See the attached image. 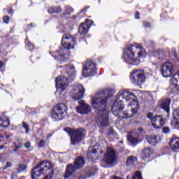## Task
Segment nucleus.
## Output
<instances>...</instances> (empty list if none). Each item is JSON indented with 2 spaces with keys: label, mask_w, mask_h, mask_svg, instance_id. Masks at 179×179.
<instances>
[{
  "label": "nucleus",
  "mask_w": 179,
  "mask_h": 179,
  "mask_svg": "<svg viewBox=\"0 0 179 179\" xmlns=\"http://www.w3.org/2000/svg\"><path fill=\"white\" fill-rule=\"evenodd\" d=\"M164 134H169L170 132V128L165 127L162 129Z\"/></svg>",
  "instance_id": "obj_39"
},
{
  "label": "nucleus",
  "mask_w": 179,
  "mask_h": 179,
  "mask_svg": "<svg viewBox=\"0 0 179 179\" xmlns=\"http://www.w3.org/2000/svg\"><path fill=\"white\" fill-rule=\"evenodd\" d=\"M96 63L92 61H87L85 65L83 68V75L87 78L89 76H94L97 73L96 69Z\"/></svg>",
  "instance_id": "obj_12"
},
{
  "label": "nucleus",
  "mask_w": 179,
  "mask_h": 179,
  "mask_svg": "<svg viewBox=\"0 0 179 179\" xmlns=\"http://www.w3.org/2000/svg\"><path fill=\"white\" fill-rule=\"evenodd\" d=\"M139 12H136V15H135V17H136V19H139Z\"/></svg>",
  "instance_id": "obj_46"
},
{
  "label": "nucleus",
  "mask_w": 179,
  "mask_h": 179,
  "mask_svg": "<svg viewBox=\"0 0 179 179\" xmlns=\"http://www.w3.org/2000/svg\"><path fill=\"white\" fill-rule=\"evenodd\" d=\"M0 48H1V45H0Z\"/></svg>",
  "instance_id": "obj_61"
},
{
  "label": "nucleus",
  "mask_w": 179,
  "mask_h": 179,
  "mask_svg": "<svg viewBox=\"0 0 179 179\" xmlns=\"http://www.w3.org/2000/svg\"><path fill=\"white\" fill-rule=\"evenodd\" d=\"M10 20V17L8 15L4 16L3 19L4 23H6V24H8V23H9Z\"/></svg>",
  "instance_id": "obj_38"
},
{
  "label": "nucleus",
  "mask_w": 179,
  "mask_h": 179,
  "mask_svg": "<svg viewBox=\"0 0 179 179\" xmlns=\"http://www.w3.org/2000/svg\"><path fill=\"white\" fill-rule=\"evenodd\" d=\"M10 122H9V118L8 117H0V127H3L6 128V127H9Z\"/></svg>",
  "instance_id": "obj_23"
},
{
  "label": "nucleus",
  "mask_w": 179,
  "mask_h": 179,
  "mask_svg": "<svg viewBox=\"0 0 179 179\" xmlns=\"http://www.w3.org/2000/svg\"><path fill=\"white\" fill-rule=\"evenodd\" d=\"M84 94L85 88L83 87V85L80 84H75L73 85L70 92V96L73 100H79L80 99H83Z\"/></svg>",
  "instance_id": "obj_10"
},
{
  "label": "nucleus",
  "mask_w": 179,
  "mask_h": 179,
  "mask_svg": "<svg viewBox=\"0 0 179 179\" xmlns=\"http://www.w3.org/2000/svg\"><path fill=\"white\" fill-rule=\"evenodd\" d=\"M145 57H146V50L138 43L129 45L124 49V58L127 64L130 65H139L141 58Z\"/></svg>",
  "instance_id": "obj_3"
},
{
  "label": "nucleus",
  "mask_w": 179,
  "mask_h": 179,
  "mask_svg": "<svg viewBox=\"0 0 179 179\" xmlns=\"http://www.w3.org/2000/svg\"><path fill=\"white\" fill-rule=\"evenodd\" d=\"M146 140L148 141L150 145H156L157 143V136H148L146 137Z\"/></svg>",
  "instance_id": "obj_24"
},
{
  "label": "nucleus",
  "mask_w": 179,
  "mask_h": 179,
  "mask_svg": "<svg viewBox=\"0 0 179 179\" xmlns=\"http://www.w3.org/2000/svg\"><path fill=\"white\" fill-rule=\"evenodd\" d=\"M28 47L30 48V50H33L34 48V45L30 43V42H28Z\"/></svg>",
  "instance_id": "obj_44"
},
{
  "label": "nucleus",
  "mask_w": 179,
  "mask_h": 179,
  "mask_svg": "<svg viewBox=\"0 0 179 179\" xmlns=\"http://www.w3.org/2000/svg\"><path fill=\"white\" fill-rule=\"evenodd\" d=\"M170 148L172 150H179V137H173L169 142Z\"/></svg>",
  "instance_id": "obj_19"
},
{
  "label": "nucleus",
  "mask_w": 179,
  "mask_h": 179,
  "mask_svg": "<svg viewBox=\"0 0 179 179\" xmlns=\"http://www.w3.org/2000/svg\"><path fill=\"white\" fill-rule=\"evenodd\" d=\"M127 117H129V115L128 113H125Z\"/></svg>",
  "instance_id": "obj_53"
},
{
  "label": "nucleus",
  "mask_w": 179,
  "mask_h": 179,
  "mask_svg": "<svg viewBox=\"0 0 179 179\" xmlns=\"http://www.w3.org/2000/svg\"><path fill=\"white\" fill-rule=\"evenodd\" d=\"M12 164L10 162H6V164L3 166V170H8L10 169Z\"/></svg>",
  "instance_id": "obj_36"
},
{
  "label": "nucleus",
  "mask_w": 179,
  "mask_h": 179,
  "mask_svg": "<svg viewBox=\"0 0 179 179\" xmlns=\"http://www.w3.org/2000/svg\"><path fill=\"white\" fill-rule=\"evenodd\" d=\"M129 103V106L131 107V113L133 114H136L138 113V107L139 104L138 103V99L136 96L131 92L127 90H122L117 94V98L113 103L112 106V113L115 117L118 118H125L122 116L124 113V103Z\"/></svg>",
  "instance_id": "obj_2"
},
{
  "label": "nucleus",
  "mask_w": 179,
  "mask_h": 179,
  "mask_svg": "<svg viewBox=\"0 0 179 179\" xmlns=\"http://www.w3.org/2000/svg\"><path fill=\"white\" fill-rule=\"evenodd\" d=\"M128 141L129 142H131L133 146H135L136 145H138V143H139V140L132 136H129Z\"/></svg>",
  "instance_id": "obj_29"
},
{
  "label": "nucleus",
  "mask_w": 179,
  "mask_h": 179,
  "mask_svg": "<svg viewBox=\"0 0 179 179\" xmlns=\"http://www.w3.org/2000/svg\"><path fill=\"white\" fill-rule=\"evenodd\" d=\"M3 145L0 146V149H3Z\"/></svg>",
  "instance_id": "obj_55"
},
{
  "label": "nucleus",
  "mask_w": 179,
  "mask_h": 179,
  "mask_svg": "<svg viewBox=\"0 0 179 179\" xmlns=\"http://www.w3.org/2000/svg\"><path fill=\"white\" fill-rule=\"evenodd\" d=\"M96 156H97V150L93 147L90 148L87 152L88 159L90 160H94L96 159Z\"/></svg>",
  "instance_id": "obj_20"
},
{
  "label": "nucleus",
  "mask_w": 179,
  "mask_h": 179,
  "mask_svg": "<svg viewBox=\"0 0 179 179\" xmlns=\"http://www.w3.org/2000/svg\"><path fill=\"white\" fill-rule=\"evenodd\" d=\"M94 173H96V169L94 167L88 168L87 174H88V177H92V176H94Z\"/></svg>",
  "instance_id": "obj_30"
},
{
  "label": "nucleus",
  "mask_w": 179,
  "mask_h": 179,
  "mask_svg": "<svg viewBox=\"0 0 179 179\" xmlns=\"http://www.w3.org/2000/svg\"><path fill=\"white\" fill-rule=\"evenodd\" d=\"M173 55H174L175 58H178V55L176 52H173Z\"/></svg>",
  "instance_id": "obj_47"
},
{
  "label": "nucleus",
  "mask_w": 179,
  "mask_h": 179,
  "mask_svg": "<svg viewBox=\"0 0 179 179\" xmlns=\"http://www.w3.org/2000/svg\"><path fill=\"white\" fill-rule=\"evenodd\" d=\"M24 148H25V149H30V148H31V144L30 143V141H27L24 144Z\"/></svg>",
  "instance_id": "obj_40"
},
{
  "label": "nucleus",
  "mask_w": 179,
  "mask_h": 179,
  "mask_svg": "<svg viewBox=\"0 0 179 179\" xmlns=\"http://www.w3.org/2000/svg\"><path fill=\"white\" fill-rule=\"evenodd\" d=\"M136 162H138L136 157L131 156L127 159V166H131V164H134V163H136Z\"/></svg>",
  "instance_id": "obj_27"
},
{
  "label": "nucleus",
  "mask_w": 179,
  "mask_h": 179,
  "mask_svg": "<svg viewBox=\"0 0 179 179\" xmlns=\"http://www.w3.org/2000/svg\"><path fill=\"white\" fill-rule=\"evenodd\" d=\"M170 83L176 90H179V71L173 75L170 80Z\"/></svg>",
  "instance_id": "obj_17"
},
{
  "label": "nucleus",
  "mask_w": 179,
  "mask_h": 179,
  "mask_svg": "<svg viewBox=\"0 0 179 179\" xmlns=\"http://www.w3.org/2000/svg\"><path fill=\"white\" fill-rule=\"evenodd\" d=\"M68 85H69V82L68 81V78L64 76H59L56 78V96L60 99L62 97H65V94H66V89H68Z\"/></svg>",
  "instance_id": "obj_5"
},
{
  "label": "nucleus",
  "mask_w": 179,
  "mask_h": 179,
  "mask_svg": "<svg viewBox=\"0 0 179 179\" xmlns=\"http://www.w3.org/2000/svg\"><path fill=\"white\" fill-rule=\"evenodd\" d=\"M144 27H150L151 24L150 22H143Z\"/></svg>",
  "instance_id": "obj_43"
},
{
  "label": "nucleus",
  "mask_w": 179,
  "mask_h": 179,
  "mask_svg": "<svg viewBox=\"0 0 179 179\" xmlns=\"http://www.w3.org/2000/svg\"><path fill=\"white\" fill-rule=\"evenodd\" d=\"M151 44H152V45H153V42L152 41H151Z\"/></svg>",
  "instance_id": "obj_57"
},
{
  "label": "nucleus",
  "mask_w": 179,
  "mask_h": 179,
  "mask_svg": "<svg viewBox=\"0 0 179 179\" xmlns=\"http://www.w3.org/2000/svg\"><path fill=\"white\" fill-rule=\"evenodd\" d=\"M173 114L176 115V117H175V118L179 119V108L174 110Z\"/></svg>",
  "instance_id": "obj_41"
},
{
  "label": "nucleus",
  "mask_w": 179,
  "mask_h": 179,
  "mask_svg": "<svg viewBox=\"0 0 179 179\" xmlns=\"http://www.w3.org/2000/svg\"><path fill=\"white\" fill-rule=\"evenodd\" d=\"M132 179H142V173L141 172H136Z\"/></svg>",
  "instance_id": "obj_33"
},
{
  "label": "nucleus",
  "mask_w": 179,
  "mask_h": 179,
  "mask_svg": "<svg viewBox=\"0 0 179 179\" xmlns=\"http://www.w3.org/2000/svg\"><path fill=\"white\" fill-rule=\"evenodd\" d=\"M157 52L158 55H163V50H157Z\"/></svg>",
  "instance_id": "obj_45"
},
{
  "label": "nucleus",
  "mask_w": 179,
  "mask_h": 179,
  "mask_svg": "<svg viewBox=\"0 0 179 179\" xmlns=\"http://www.w3.org/2000/svg\"><path fill=\"white\" fill-rule=\"evenodd\" d=\"M67 111L68 108L65 103L57 104L52 109V118H53L55 121H61V120H64V117L66 115Z\"/></svg>",
  "instance_id": "obj_7"
},
{
  "label": "nucleus",
  "mask_w": 179,
  "mask_h": 179,
  "mask_svg": "<svg viewBox=\"0 0 179 179\" xmlns=\"http://www.w3.org/2000/svg\"><path fill=\"white\" fill-rule=\"evenodd\" d=\"M17 149L19 148H16V147H15L14 152H17Z\"/></svg>",
  "instance_id": "obj_52"
},
{
  "label": "nucleus",
  "mask_w": 179,
  "mask_h": 179,
  "mask_svg": "<svg viewBox=\"0 0 179 179\" xmlns=\"http://www.w3.org/2000/svg\"><path fill=\"white\" fill-rule=\"evenodd\" d=\"M62 45L64 48H61L59 50L53 53L52 55L55 57V59H58L60 64L66 62L68 59L66 52L67 50H72L76 45V40L75 37L69 34L63 35L62 38Z\"/></svg>",
  "instance_id": "obj_4"
},
{
  "label": "nucleus",
  "mask_w": 179,
  "mask_h": 179,
  "mask_svg": "<svg viewBox=\"0 0 179 179\" xmlns=\"http://www.w3.org/2000/svg\"><path fill=\"white\" fill-rule=\"evenodd\" d=\"M130 79L134 85H143L146 81V75L143 71L137 70L131 74Z\"/></svg>",
  "instance_id": "obj_9"
},
{
  "label": "nucleus",
  "mask_w": 179,
  "mask_h": 179,
  "mask_svg": "<svg viewBox=\"0 0 179 179\" xmlns=\"http://www.w3.org/2000/svg\"><path fill=\"white\" fill-rule=\"evenodd\" d=\"M65 11L67 15H71V13H72V12H73V8L67 6L65 8Z\"/></svg>",
  "instance_id": "obj_34"
},
{
  "label": "nucleus",
  "mask_w": 179,
  "mask_h": 179,
  "mask_svg": "<svg viewBox=\"0 0 179 179\" xmlns=\"http://www.w3.org/2000/svg\"><path fill=\"white\" fill-rule=\"evenodd\" d=\"M140 132H143V129L142 127L138 128Z\"/></svg>",
  "instance_id": "obj_50"
},
{
  "label": "nucleus",
  "mask_w": 179,
  "mask_h": 179,
  "mask_svg": "<svg viewBox=\"0 0 179 179\" xmlns=\"http://www.w3.org/2000/svg\"><path fill=\"white\" fill-rule=\"evenodd\" d=\"M8 13H9V14L11 13V15L13 14V9H10V10L8 12Z\"/></svg>",
  "instance_id": "obj_48"
},
{
  "label": "nucleus",
  "mask_w": 179,
  "mask_h": 179,
  "mask_svg": "<svg viewBox=\"0 0 179 179\" xmlns=\"http://www.w3.org/2000/svg\"><path fill=\"white\" fill-rule=\"evenodd\" d=\"M2 158L1 157V156H0V160Z\"/></svg>",
  "instance_id": "obj_58"
},
{
  "label": "nucleus",
  "mask_w": 179,
  "mask_h": 179,
  "mask_svg": "<svg viewBox=\"0 0 179 179\" xmlns=\"http://www.w3.org/2000/svg\"><path fill=\"white\" fill-rule=\"evenodd\" d=\"M159 138H160V137L157 136V143L159 142V141H160V140H159Z\"/></svg>",
  "instance_id": "obj_54"
},
{
  "label": "nucleus",
  "mask_w": 179,
  "mask_h": 179,
  "mask_svg": "<svg viewBox=\"0 0 179 179\" xmlns=\"http://www.w3.org/2000/svg\"><path fill=\"white\" fill-rule=\"evenodd\" d=\"M129 176H127V178H129Z\"/></svg>",
  "instance_id": "obj_59"
},
{
  "label": "nucleus",
  "mask_w": 179,
  "mask_h": 179,
  "mask_svg": "<svg viewBox=\"0 0 179 179\" xmlns=\"http://www.w3.org/2000/svg\"><path fill=\"white\" fill-rule=\"evenodd\" d=\"M177 69H179V64L177 65Z\"/></svg>",
  "instance_id": "obj_56"
},
{
  "label": "nucleus",
  "mask_w": 179,
  "mask_h": 179,
  "mask_svg": "<svg viewBox=\"0 0 179 179\" xmlns=\"http://www.w3.org/2000/svg\"><path fill=\"white\" fill-rule=\"evenodd\" d=\"M162 73L164 78H170L174 73V66L171 62H166L162 66Z\"/></svg>",
  "instance_id": "obj_13"
},
{
  "label": "nucleus",
  "mask_w": 179,
  "mask_h": 179,
  "mask_svg": "<svg viewBox=\"0 0 179 179\" xmlns=\"http://www.w3.org/2000/svg\"><path fill=\"white\" fill-rule=\"evenodd\" d=\"M9 138H10V135L6 134V139H9Z\"/></svg>",
  "instance_id": "obj_49"
},
{
  "label": "nucleus",
  "mask_w": 179,
  "mask_h": 179,
  "mask_svg": "<svg viewBox=\"0 0 179 179\" xmlns=\"http://www.w3.org/2000/svg\"><path fill=\"white\" fill-rule=\"evenodd\" d=\"M64 131L69 134L71 139V145H76L86 136V131L83 129H72L69 127L65 128Z\"/></svg>",
  "instance_id": "obj_6"
},
{
  "label": "nucleus",
  "mask_w": 179,
  "mask_h": 179,
  "mask_svg": "<svg viewBox=\"0 0 179 179\" xmlns=\"http://www.w3.org/2000/svg\"><path fill=\"white\" fill-rule=\"evenodd\" d=\"M78 31L80 34L85 36V34L89 32V25L86 23H81Z\"/></svg>",
  "instance_id": "obj_21"
},
{
  "label": "nucleus",
  "mask_w": 179,
  "mask_h": 179,
  "mask_svg": "<svg viewBox=\"0 0 179 179\" xmlns=\"http://www.w3.org/2000/svg\"><path fill=\"white\" fill-rule=\"evenodd\" d=\"M102 162L108 166L114 164L115 162H117V152L115 150L112 148H108Z\"/></svg>",
  "instance_id": "obj_11"
},
{
  "label": "nucleus",
  "mask_w": 179,
  "mask_h": 179,
  "mask_svg": "<svg viewBox=\"0 0 179 179\" xmlns=\"http://www.w3.org/2000/svg\"><path fill=\"white\" fill-rule=\"evenodd\" d=\"M112 96L113 94H108V91L105 90L103 92L96 93L92 99V107L95 108L97 114L96 122L101 128L110 125L108 110L106 107H107L108 99H110Z\"/></svg>",
  "instance_id": "obj_1"
},
{
  "label": "nucleus",
  "mask_w": 179,
  "mask_h": 179,
  "mask_svg": "<svg viewBox=\"0 0 179 179\" xmlns=\"http://www.w3.org/2000/svg\"><path fill=\"white\" fill-rule=\"evenodd\" d=\"M80 106L76 108L77 113L80 114H89L90 113V106L87 103H85V101H78Z\"/></svg>",
  "instance_id": "obj_15"
},
{
  "label": "nucleus",
  "mask_w": 179,
  "mask_h": 179,
  "mask_svg": "<svg viewBox=\"0 0 179 179\" xmlns=\"http://www.w3.org/2000/svg\"><path fill=\"white\" fill-rule=\"evenodd\" d=\"M22 128H24L26 134H29V131H30V128L29 127V124L27 122H22Z\"/></svg>",
  "instance_id": "obj_32"
},
{
  "label": "nucleus",
  "mask_w": 179,
  "mask_h": 179,
  "mask_svg": "<svg viewBox=\"0 0 179 179\" xmlns=\"http://www.w3.org/2000/svg\"><path fill=\"white\" fill-rule=\"evenodd\" d=\"M166 124V121L161 115H157L152 119V125L156 129L162 128Z\"/></svg>",
  "instance_id": "obj_14"
},
{
  "label": "nucleus",
  "mask_w": 179,
  "mask_h": 179,
  "mask_svg": "<svg viewBox=\"0 0 179 179\" xmlns=\"http://www.w3.org/2000/svg\"><path fill=\"white\" fill-rule=\"evenodd\" d=\"M147 117H148V118H150V119L151 122H152V120H153V118H154V117H153V113H149L148 114Z\"/></svg>",
  "instance_id": "obj_42"
},
{
  "label": "nucleus",
  "mask_w": 179,
  "mask_h": 179,
  "mask_svg": "<svg viewBox=\"0 0 179 179\" xmlns=\"http://www.w3.org/2000/svg\"><path fill=\"white\" fill-rule=\"evenodd\" d=\"M61 11V7H52L48 10L49 13H60Z\"/></svg>",
  "instance_id": "obj_28"
},
{
  "label": "nucleus",
  "mask_w": 179,
  "mask_h": 179,
  "mask_svg": "<svg viewBox=\"0 0 179 179\" xmlns=\"http://www.w3.org/2000/svg\"><path fill=\"white\" fill-rule=\"evenodd\" d=\"M0 72H5V64L0 62Z\"/></svg>",
  "instance_id": "obj_37"
},
{
  "label": "nucleus",
  "mask_w": 179,
  "mask_h": 179,
  "mask_svg": "<svg viewBox=\"0 0 179 179\" xmlns=\"http://www.w3.org/2000/svg\"><path fill=\"white\" fill-rule=\"evenodd\" d=\"M14 148L16 149H20L22 146H23V140L22 139H17L13 143Z\"/></svg>",
  "instance_id": "obj_26"
},
{
  "label": "nucleus",
  "mask_w": 179,
  "mask_h": 179,
  "mask_svg": "<svg viewBox=\"0 0 179 179\" xmlns=\"http://www.w3.org/2000/svg\"><path fill=\"white\" fill-rule=\"evenodd\" d=\"M64 69L66 70V73L67 76H69L70 79L73 80L75 78V76L76 75V71H75V66L72 65L71 66L66 65L64 67Z\"/></svg>",
  "instance_id": "obj_16"
},
{
  "label": "nucleus",
  "mask_w": 179,
  "mask_h": 179,
  "mask_svg": "<svg viewBox=\"0 0 179 179\" xmlns=\"http://www.w3.org/2000/svg\"><path fill=\"white\" fill-rule=\"evenodd\" d=\"M171 127L173 129H179V119L178 117H174V119L171 122Z\"/></svg>",
  "instance_id": "obj_25"
},
{
  "label": "nucleus",
  "mask_w": 179,
  "mask_h": 179,
  "mask_svg": "<svg viewBox=\"0 0 179 179\" xmlns=\"http://www.w3.org/2000/svg\"><path fill=\"white\" fill-rule=\"evenodd\" d=\"M129 176H127V178H129Z\"/></svg>",
  "instance_id": "obj_60"
},
{
  "label": "nucleus",
  "mask_w": 179,
  "mask_h": 179,
  "mask_svg": "<svg viewBox=\"0 0 179 179\" xmlns=\"http://www.w3.org/2000/svg\"><path fill=\"white\" fill-rule=\"evenodd\" d=\"M27 169V165L24 164H21L18 166L17 173H20L21 171H24Z\"/></svg>",
  "instance_id": "obj_31"
},
{
  "label": "nucleus",
  "mask_w": 179,
  "mask_h": 179,
  "mask_svg": "<svg viewBox=\"0 0 179 179\" xmlns=\"http://www.w3.org/2000/svg\"><path fill=\"white\" fill-rule=\"evenodd\" d=\"M3 136H0V141H3Z\"/></svg>",
  "instance_id": "obj_51"
},
{
  "label": "nucleus",
  "mask_w": 179,
  "mask_h": 179,
  "mask_svg": "<svg viewBox=\"0 0 179 179\" xmlns=\"http://www.w3.org/2000/svg\"><path fill=\"white\" fill-rule=\"evenodd\" d=\"M38 148H44L45 146V140H41L38 143H37Z\"/></svg>",
  "instance_id": "obj_35"
},
{
  "label": "nucleus",
  "mask_w": 179,
  "mask_h": 179,
  "mask_svg": "<svg viewBox=\"0 0 179 179\" xmlns=\"http://www.w3.org/2000/svg\"><path fill=\"white\" fill-rule=\"evenodd\" d=\"M153 153L152 150L149 148H145L142 151V159L143 160H145V159H148V157H150V155Z\"/></svg>",
  "instance_id": "obj_22"
},
{
  "label": "nucleus",
  "mask_w": 179,
  "mask_h": 179,
  "mask_svg": "<svg viewBox=\"0 0 179 179\" xmlns=\"http://www.w3.org/2000/svg\"><path fill=\"white\" fill-rule=\"evenodd\" d=\"M170 104H171V99H163L160 104L161 108H163V110H165L168 115L169 114H170Z\"/></svg>",
  "instance_id": "obj_18"
},
{
  "label": "nucleus",
  "mask_w": 179,
  "mask_h": 179,
  "mask_svg": "<svg viewBox=\"0 0 179 179\" xmlns=\"http://www.w3.org/2000/svg\"><path fill=\"white\" fill-rule=\"evenodd\" d=\"M83 166H85V160L83 159V158L79 157L75 160L74 166L73 164H69L67 166L64 178H68V177H70L71 174H73V173H75L76 170L83 167Z\"/></svg>",
  "instance_id": "obj_8"
}]
</instances>
